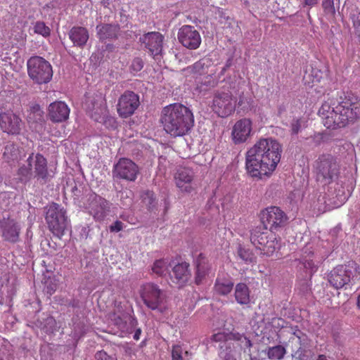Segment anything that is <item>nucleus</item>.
<instances>
[{
	"instance_id": "1",
	"label": "nucleus",
	"mask_w": 360,
	"mask_h": 360,
	"mask_svg": "<svg viewBox=\"0 0 360 360\" xmlns=\"http://www.w3.org/2000/svg\"><path fill=\"white\" fill-rule=\"evenodd\" d=\"M282 146L274 139H259L245 154V169L252 178L269 176L281 158Z\"/></svg>"
},
{
	"instance_id": "2",
	"label": "nucleus",
	"mask_w": 360,
	"mask_h": 360,
	"mask_svg": "<svg viewBox=\"0 0 360 360\" xmlns=\"http://www.w3.org/2000/svg\"><path fill=\"white\" fill-rule=\"evenodd\" d=\"M319 115L327 129L344 127L360 118V99L352 92L343 93L337 101H325Z\"/></svg>"
},
{
	"instance_id": "3",
	"label": "nucleus",
	"mask_w": 360,
	"mask_h": 360,
	"mask_svg": "<svg viewBox=\"0 0 360 360\" xmlns=\"http://www.w3.org/2000/svg\"><path fill=\"white\" fill-rule=\"evenodd\" d=\"M161 122L164 130L171 136H182L193 127L194 116L188 107L175 103L163 108Z\"/></svg>"
},
{
	"instance_id": "4",
	"label": "nucleus",
	"mask_w": 360,
	"mask_h": 360,
	"mask_svg": "<svg viewBox=\"0 0 360 360\" xmlns=\"http://www.w3.org/2000/svg\"><path fill=\"white\" fill-rule=\"evenodd\" d=\"M210 341L217 345L219 356L223 360H236L234 355L242 349L243 343L247 348L252 346L251 341L245 335L236 331L214 333L210 337Z\"/></svg>"
},
{
	"instance_id": "5",
	"label": "nucleus",
	"mask_w": 360,
	"mask_h": 360,
	"mask_svg": "<svg viewBox=\"0 0 360 360\" xmlns=\"http://www.w3.org/2000/svg\"><path fill=\"white\" fill-rule=\"evenodd\" d=\"M313 167L316 181L324 186L331 184L340 173L337 159L330 154L319 155Z\"/></svg>"
},
{
	"instance_id": "6",
	"label": "nucleus",
	"mask_w": 360,
	"mask_h": 360,
	"mask_svg": "<svg viewBox=\"0 0 360 360\" xmlns=\"http://www.w3.org/2000/svg\"><path fill=\"white\" fill-rule=\"evenodd\" d=\"M45 219L49 231L60 238L65 233L68 225L65 209L60 205L51 202L46 207Z\"/></svg>"
},
{
	"instance_id": "7",
	"label": "nucleus",
	"mask_w": 360,
	"mask_h": 360,
	"mask_svg": "<svg viewBox=\"0 0 360 360\" xmlns=\"http://www.w3.org/2000/svg\"><path fill=\"white\" fill-rule=\"evenodd\" d=\"M358 264L349 261L347 264L338 265L328 275V281L335 289L347 288L359 269Z\"/></svg>"
},
{
	"instance_id": "8",
	"label": "nucleus",
	"mask_w": 360,
	"mask_h": 360,
	"mask_svg": "<svg viewBox=\"0 0 360 360\" xmlns=\"http://www.w3.org/2000/svg\"><path fill=\"white\" fill-rule=\"evenodd\" d=\"M236 98L229 89L222 88L214 93L211 108L219 117L226 118L236 110Z\"/></svg>"
},
{
	"instance_id": "9",
	"label": "nucleus",
	"mask_w": 360,
	"mask_h": 360,
	"mask_svg": "<svg viewBox=\"0 0 360 360\" xmlns=\"http://www.w3.org/2000/svg\"><path fill=\"white\" fill-rule=\"evenodd\" d=\"M30 78L36 84H47L53 77L52 67L49 62L40 56H32L27 63Z\"/></svg>"
},
{
	"instance_id": "10",
	"label": "nucleus",
	"mask_w": 360,
	"mask_h": 360,
	"mask_svg": "<svg viewBox=\"0 0 360 360\" xmlns=\"http://www.w3.org/2000/svg\"><path fill=\"white\" fill-rule=\"evenodd\" d=\"M82 203L83 208L96 222L103 221L110 212L109 201L95 193L86 195Z\"/></svg>"
},
{
	"instance_id": "11",
	"label": "nucleus",
	"mask_w": 360,
	"mask_h": 360,
	"mask_svg": "<svg viewBox=\"0 0 360 360\" xmlns=\"http://www.w3.org/2000/svg\"><path fill=\"white\" fill-rule=\"evenodd\" d=\"M82 107L96 122H100L107 112L105 96L101 91H89L85 94Z\"/></svg>"
},
{
	"instance_id": "12",
	"label": "nucleus",
	"mask_w": 360,
	"mask_h": 360,
	"mask_svg": "<svg viewBox=\"0 0 360 360\" xmlns=\"http://www.w3.org/2000/svg\"><path fill=\"white\" fill-rule=\"evenodd\" d=\"M260 219L266 229L276 233L287 224L288 217L280 207L271 206L261 211Z\"/></svg>"
},
{
	"instance_id": "13",
	"label": "nucleus",
	"mask_w": 360,
	"mask_h": 360,
	"mask_svg": "<svg viewBox=\"0 0 360 360\" xmlns=\"http://www.w3.org/2000/svg\"><path fill=\"white\" fill-rule=\"evenodd\" d=\"M139 295L143 304L151 310H160L165 300V295L160 287L153 283L141 285Z\"/></svg>"
},
{
	"instance_id": "14",
	"label": "nucleus",
	"mask_w": 360,
	"mask_h": 360,
	"mask_svg": "<svg viewBox=\"0 0 360 360\" xmlns=\"http://www.w3.org/2000/svg\"><path fill=\"white\" fill-rule=\"evenodd\" d=\"M140 173L139 166L131 160L120 158L113 166L112 174L114 179L135 181Z\"/></svg>"
},
{
	"instance_id": "15",
	"label": "nucleus",
	"mask_w": 360,
	"mask_h": 360,
	"mask_svg": "<svg viewBox=\"0 0 360 360\" xmlns=\"http://www.w3.org/2000/svg\"><path fill=\"white\" fill-rule=\"evenodd\" d=\"M24 123L19 115L12 110L0 111V128L8 135H19Z\"/></svg>"
},
{
	"instance_id": "16",
	"label": "nucleus",
	"mask_w": 360,
	"mask_h": 360,
	"mask_svg": "<svg viewBox=\"0 0 360 360\" xmlns=\"http://www.w3.org/2000/svg\"><path fill=\"white\" fill-rule=\"evenodd\" d=\"M139 105V96L131 91H126L119 98L117 113L122 117H129L134 113Z\"/></svg>"
},
{
	"instance_id": "17",
	"label": "nucleus",
	"mask_w": 360,
	"mask_h": 360,
	"mask_svg": "<svg viewBox=\"0 0 360 360\" xmlns=\"http://www.w3.org/2000/svg\"><path fill=\"white\" fill-rule=\"evenodd\" d=\"M252 121L244 117L235 122L231 130V140L234 144L245 143L251 136Z\"/></svg>"
},
{
	"instance_id": "18",
	"label": "nucleus",
	"mask_w": 360,
	"mask_h": 360,
	"mask_svg": "<svg viewBox=\"0 0 360 360\" xmlns=\"http://www.w3.org/2000/svg\"><path fill=\"white\" fill-rule=\"evenodd\" d=\"M178 39L186 48L195 50L201 44V37L199 32L191 25H184L178 32Z\"/></svg>"
},
{
	"instance_id": "19",
	"label": "nucleus",
	"mask_w": 360,
	"mask_h": 360,
	"mask_svg": "<svg viewBox=\"0 0 360 360\" xmlns=\"http://www.w3.org/2000/svg\"><path fill=\"white\" fill-rule=\"evenodd\" d=\"M139 40L153 57L162 53L164 37L160 32H148L141 37Z\"/></svg>"
},
{
	"instance_id": "20",
	"label": "nucleus",
	"mask_w": 360,
	"mask_h": 360,
	"mask_svg": "<svg viewBox=\"0 0 360 360\" xmlns=\"http://www.w3.org/2000/svg\"><path fill=\"white\" fill-rule=\"evenodd\" d=\"M193 177L194 173L191 169L188 167L179 168L174 175L176 186L182 192L191 193L194 190L193 186Z\"/></svg>"
},
{
	"instance_id": "21",
	"label": "nucleus",
	"mask_w": 360,
	"mask_h": 360,
	"mask_svg": "<svg viewBox=\"0 0 360 360\" xmlns=\"http://www.w3.org/2000/svg\"><path fill=\"white\" fill-rule=\"evenodd\" d=\"M70 115V108L63 101H54L48 107V116L53 122L66 121Z\"/></svg>"
},
{
	"instance_id": "22",
	"label": "nucleus",
	"mask_w": 360,
	"mask_h": 360,
	"mask_svg": "<svg viewBox=\"0 0 360 360\" xmlns=\"http://www.w3.org/2000/svg\"><path fill=\"white\" fill-rule=\"evenodd\" d=\"M300 262L306 271L311 276L318 270L319 261L315 259L314 250L311 244L307 243L302 250Z\"/></svg>"
},
{
	"instance_id": "23",
	"label": "nucleus",
	"mask_w": 360,
	"mask_h": 360,
	"mask_svg": "<svg viewBox=\"0 0 360 360\" xmlns=\"http://www.w3.org/2000/svg\"><path fill=\"white\" fill-rule=\"evenodd\" d=\"M32 163L34 178L46 183L49 177L47 160L41 154L37 153L33 155Z\"/></svg>"
},
{
	"instance_id": "24",
	"label": "nucleus",
	"mask_w": 360,
	"mask_h": 360,
	"mask_svg": "<svg viewBox=\"0 0 360 360\" xmlns=\"http://www.w3.org/2000/svg\"><path fill=\"white\" fill-rule=\"evenodd\" d=\"M191 277L189 264L184 262L179 263L172 268L170 274L173 283L182 286L186 284Z\"/></svg>"
},
{
	"instance_id": "25",
	"label": "nucleus",
	"mask_w": 360,
	"mask_h": 360,
	"mask_svg": "<svg viewBox=\"0 0 360 360\" xmlns=\"http://www.w3.org/2000/svg\"><path fill=\"white\" fill-rule=\"evenodd\" d=\"M25 155L22 148L13 142H8L4 147L3 159L12 165L18 163Z\"/></svg>"
},
{
	"instance_id": "26",
	"label": "nucleus",
	"mask_w": 360,
	"mask_h": 360,
	"mask_svg": "<svg viewBox=\"0 0 360 360\" xmlns=\"http://www.w3.org/2000/svg\"><path fill=\"white\" fill-rule=\"evenodd\" d=\"M1 226L4 240L11 243L18 241L20 228L14 219L8 218L2 222Z\"/></svg>"
},
{
	"instance_id": "27",
	"label": "nucleus",
	"mask_w": 360,
	"mask_h": 360,
	"mask_svg": "<svg viewBox=\"0 0 360 360\" xmlns=\"http://www.w3.org/2000/svg\"><path fill=\"white\" fill-rule=\"evenodd\" d=\"M69 38L75 46L83 48L89 38V31L84 27L75 26L69 32Z\"/></svg>"
},
{
	"instance_id": "28",
	"label": "nucleus",
	"mask_w": 360,
	"mask_h": 360,
	"mask_svg": "<svg viewBox=\"0 0 360 360\" xmlns=\"http://www.w3.org/2000/svg\"><path fill=\"white\" fill-rule=\"evenodd\" d=\"M268 230L264 226H257L251 231L250 241L256 249L260 251L265 242L268 240L270 234L273 233Z\"/></svg>"
},
{
	"instance_id": "29",
	"label": "nucleus",
	"mask_w": 360,
	"mask_h": 360,
	"mask_svg": "<svg viewBox=\"0 0 360 360\" xmlns=\"http://www.w3.org/2000/svg\"><path fill=\"white\" fill-rule=\"evenodd\" d=\"M196 273L195 282L197 285H200L202 281L208 276L210 271V265L207 258L203 254H200L195 261Z\"/></svg>"
},
{
	"instance_id": "30",
	"label": "nucleus",
	"mask_w": 360,
	"mask_h": 360,
	"mask_svg": "<svg viewBox=\"0 0 360 360\" xmlns=\"http://www.w3.org/2000/svg\"><path fill=\"white\" fill-rule=\"evenodd\" d=\"M120 27L111 24H101L96 26L97 35L101 41L117 38Z\"/></svg>"
},
{
	"instance_id": "31",
	"label": "nucleus",
	"mask_w": 360,
	"mask_h": 360,
	"mask_svg": "<svg viewBox=\"0 0 360 360\" xmlns=\"http://www.w3.org/2000/svg\"><path fill=\"white\" fill-rule=\"evenodd\" d=\"M124 309L122 302L115 300L114 301L113 309L108 314V319L117 327H122L124 325Z\"/></svg>"
},
{
	"instance_id": "32",
	"label": "nucleus",
	"mask_w": 360,
	"mask_h": 360,
	"mask_svg": "<svg viewBox=\"0 0 360 360\" xmlns=\"http://www.w3.org/2000/svg\"><path fill=\"white\" fill-rule=\"evenodd\" d=\"M309 77H310L311 86L316 87L315 90L318 92L322 91V90L319 89V88L324 89L328 84V79L326 74L319 70L313 69Z\"/></svg>"
},
{
	"instance_id": "33",
	"label": "nucleus",
	"mask_w": 360,
	"mask_h": 360,
	"mask_svg": "<svg viewBox=\"0 0 360 360\" xmlns=\"http://www.w3.org/2000/svg\"><path fill=\"white\" fill-rule=\"evenodd\" d=\"M280 248V238H278L275 233L270 234V236L262 246L260 254L266 257L272 256L274 252Z\"/></svg>"
},
{
	"instance_id": "34",
	"label": "nucleus",
	"mask_w": 360,
	"mask_h": 360,
	"mask_svg": "<svg viewBox=\"0 0 360 360\" xmlns=\"http://www.w3.org/2000/svg\"><path fill=\"white\" fill-rule=\"evenodd\" d=\"M250 289L245 283L236 284L234 292L236 302L241 305L248 304L250 302Z\"/></svg>"
},
{
	"instance_id": "35",
	"label": "nucleus",
	"mask_w": 360,
	"mask_h": 360,
	"mask_svg": "<svg viewBox=\"0 0 360 360\" xmlns=\"http://www.w3.org/2000/svg\"><path fill=\"white\" fill-rule=\"evenodd\" d=\"M233 283L228 279H217L214 284V290L221 295H226L231 292Z\"/></svg>"
},
{
	"instance_id": "36",
	"label": "nucleus",
	"mask_w": 360,
	"mask_h": 360,
	"mask_svg": "<svg viewBox=\"0 0 360 360\" xmlns=\"http://www.w3.org/2000/svg\"><path fill=\"white\" fill-rule=\"evenodd\" d=\"M169 261L167 259H160L154 262L152 271L159 276H165L169 271Z\"/></svg>"
},
{
	"instance_id": "37",
	"label": "nucleus",
	"mask_w": 360,
	"mask_h": 360,
	"mask_svg": "<svg viewBox=\"0 0 360 360\" xmlns=\"http://www.w3.org/2000/svg\"><path fill=\"white\" fill-rule=\"evenodd\" d=\"M44 111L38 104H34L30 107L27 114V121L29 122H39L43 120Z\"/></svg>"
},
{
	"instance_id": "38",
	"label": "nucleus",
	"mask_w": 360,
	"mask_h": 360,
	"mask_svg": "<svg viewBox=\"0 0 360 360\" xmlns=\"http://www.w3.org/2000/svg\"><path fill=\"white\" fill-rule=\"evenodd\" d=\"M32 157H33V153L30 155V156L28 157V158L27 160V166L22 165L18 169V176H20V179L22 181L30 180L32 176Z\"/></svg>"
},
{
	"instance_id": "39",
	"label": "nucleus",
	"mask_w": 360,
	"mask_h": 360,
	"mask_svg": "<svg viewBox=\"0 0 360 360\" xmlns=\"http://www.w3.org/2000/svg\"><path fill=\"white\" fill-rule=\"evenodd\" d=\"M286 354V349L282 345L270 347L267 349L266 354L269 359L281 360Z\"/></svg>"
},
{
	"instance_id": "40",
	"label": "nucleus",
	"mask_w": 360,
	"mask_h": 360,
	"mask_svg": "<svg viewBox=\"0 0 360 360\" xmlns=\"http://www.w3.org/2000/svg\"><path fill=\"white\" fill-rule=\"evenodd\" d=\"M238 255L245 264H248L255 263L257 261V257L252 250L246 249L241 246L238 249Z\"/></svg>"
},
{
	"instance_id": "41",
	"label": "nucleus",
	"mask_w": 360,
	"mask_h": 360,
	"mask_svg": "<svg viewBox=\"0 0 360 360\" xmlns=\"http://www.w3.org/2000/svg\"><path fill=\"white\" fill-rule=\"evenodd\" d=\"M349 19L352 22L354 34L360 41V11L357 8L352 10L349 14Z\"/></svg>"
},
{
	"instance_id": "42",
	"label": "nucleus",
	"mask_w": 360,
	"mask_h": 360,
	"mask_svg": "<svg viewBox=\"0 0 360 360\" xmlns=\"http://www.w3.org/2000/svg\"><path fill=\"white\" fill-rule=\"evenodd\" d=\"M33 30L35 34L41 35L47 38L51 35V29L43 21H37L33 26Z\"/></svg>"
},
{
	"instance_id": "43",
	"label": "nucleus",
	"mask_w": 360,
	"mask_h": 360,
	"mask_svg": "<svg viewBox=\"0 0 360 360\" xmlns=\"http://www.w3.org/2000/svg\"><path fill=\"white\" fill-rule=\"evenodd\" d=\"M253 103L254 101L252 98L240 96L238 102V106L240 108L243 112H248L249 110H251Z\"/></svg>"
},
{
	"instance_id": "44",
	"label": "nucleus",
	"mask_w": 360,
	"mask_h": 360,
	"mask_svg": "<svg viewBox=\"0 0 360 360\" xmlns=\"http://www.w3.org/2000/svg\"><path fill=\"white\" fill-rule=\"evenodd\" d=\"M322 7L323 11L326 15H330L331 16H334L335 14V9L334 6V1L333 0H323L322 1Z\"/></svg>"
},
{
	"instance_id": "45",
	"label": "nucleus",
	"mask_w": 360,
	"mask_h": 360,
	"mask_svg": "<svg viewBox=\"0 0 360 360\" xmlns=\"http://www.w3.org/2000/svg\"><path fill=\"white\" fill-rule=\"evenodd\" d=\"M205 63L200 60L195 63L192 66L188 67V70L194 74L202 75L204 73Z\"/></svg>"
},
{
	"instance_id": "46",
	"label": "nucleus",
	"mask_w": 360,
	"mask_h": 360,
	"mask_svg": "<svg viewBox=\"0 0 360 360\" xmlns=\"http://www.w3.org/2000/svg\"><path fill=\"white\" fill-rule=\"evenodd\" d=\"M143 68V61L141 58H135L130 66V70L134 74L141 71Z\"/></svg>"
},
{
	"instance_id": "47",
	"label": "nucleus",
	"mask_w": 360,
	"mask_h": 360,
	"mask_svg": "<svg viewBox=\"0 0 360 360\" xmlns=\"http://www.w3.org/2000/svg\"><path fill=\"white\" fill-rule=\"evenodd\" d=\"M143 197V202L148 207V209H151L155 206V198L153 192L147 191Z\"/></svg>"
},
{
	"instance_id": "48",
	"label": "nucleus",
	"mask_w": 360,
	"mask_h": 360,
	"mask_svg": "<svg viewBox=\"0 0 360 360\" xmlns=\"http://www.w3.org/2000/svg\"><path fill=\"white\" fill-rule=\"evenodd\" d=\"M183 349L180 345H176L172 346V360H184Z\"/></svg>"
},
{
	"instance_id": "49",
	"label": "nucleus",
	"mask_w": 360,
	"mask_h": 360,
	"mask_svg": "<svg viewBox=\"0 0 360 360\" xmlns=\"http://www.w3.org/2000/svg\"><path fill=\"white\" fill-rule=\"evenodd\" d=\"M302 122L300 119H294L290 123V130L292 134H297L300 131Z\"/></svg>"
},
{
	"instance_id": "50",
	"label": "nucleus",
	"mask_w": 360,
	"mask_h": 360,
	"mask_svg": "<svg viewBox=\"0 0 360 360\" xmlns=\"http://www.w3.org/2000/svg\"><path fill=\"white\" fill-rule=\"evenodd\" d=\"M57 285H58L56 281H51L49 283H46L44 288V292L49 296H51L56 292L57 289Z\"/></svg>"
},
{
	"instance_id": "51",
	"label": "nucleus",
	"mask_w": 360,
	"mask_h": 360,
	"mask_svg": "<svg viewBox=\"0 0 360 360\" xmlns=\"http://www.w3.org/2000/svg\"><path fill=\"white\" fill-rule=\"evenodd\" d=\"M96 360H117L115 356L108 355L104 351H98L95 354Z\"/></svg>"
},
{
	"instance_id": "52",
	"label": "nucleus",
	"mask_w": 360,
	"mask_h": 360,
	"mask_svg": "<svg viewBox=\"0 0 360 360\" xmlns=\"http://www.w3.org/2000/svg\"><path fill=\"white\" fill-rule=\"evenodd\" d=\"M123 229V223L120 221H115L112 225L110 226V232H119Z\"/></svg>"
},
{
	"instance_id": "53",
	"label": "nucleus",
	"mask_w": 360,
	"mask_h": 360,
	"mask_svg": "<svg viewBox=\"0 0 360 360\" xmlns=\"http://www.w3.org/2000/svg\"><path fill=\"white\" fill-rule=\"evenodd\" d=\"M305 6H313L318 3V0H302Z\"/></svg>"
},
{
	"instance_id": "54",
	"label": "nucleus",
	"mask_w": 360,
	"mask_h": 360,
	"mask_svg": "<svg viewBox=\"0 0 360 360\" xmlns=\"http://www.w3.org/2000/svg\"><path fill=\"white\" fill-rule=\"evenodd\" d=\"M141 333V330L140 328H138L134 334V337H133L134 339L136 340H139L140 339Z\"/></svg>"
},
{
	"instance_id": "55",
	"label": "nucleus",
	"mask_w": 360,
	"mask_h": 360,
	"mask_svg": "<svg viewBox=\"0 0 360 360\" xmlns=\"http://www.w3.org/2000/svg\"><path fill=\"white\" fill-rule=\"evenodd\" d=\"M316 360H328L326 356L323 354H320L318 356V358Z\"/></svg>"
},
{
	"instance_id": "56",
	"label": "nucleus",
	"mask_w": 360,
	"mask_h": 360,
	"mask_svg": "<svg viewBox=\"0 0 360 360\" xmlns=\"http://www.w3.org/2000/svg\"><path fill=\"white\" fill-rule=\"evenodd\" d=\"M357 306L360 309V295H359L358 299H357Z\"/></svg>"
}]
</instances>
